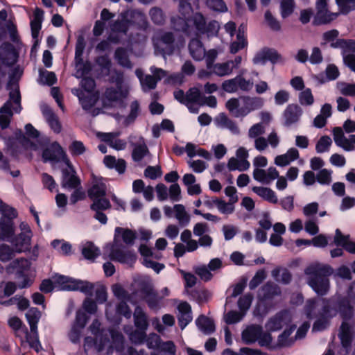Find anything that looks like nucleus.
I'll return each instance as SVG.
<instances>
[{
  "mask_svg": "<svg viewBox=\"0 0 355 355\" xmlns=\"http://www.w3.org/2000/svg\"><path fill=\"white\" fill-rule=\"evenodd\" d=\"M81 252L85 259L94 261L100 255L101 251L93 243L87 242L83 246Z\"/></svg>",
  "mask_w": 355,
  "mask_h": 355,
  "instance_id": "obj_48",
  "label": "nucleus"
},
{
  "mask_svg": "<svg viewBox=\"0 0 355 355\" xmlns=\"http://www.w3.org/2000/svg\"><path fill=\"white\" fill-rule=\"evenodd\" d=\"M216 121L218 126L227 128L233 134H239V128L236 122L230 119L227 116L224 114H220L216 119Z\"/></svg>",
  "mask_w": 355,
  "mask_h": 355,
  "instance_id": "obj_41",
  "label": "nucleus"
},
{
  "mask_svg": "<svg viewBox=\"0 0 355 355\" xmlns=\"http://www.w3.org/2000/svg\"><path fill=\"white\" fill-rule=\"evenodd\" d=\"M235 204L234 202L228 201L226 202L224 200L220 198L218 201L217 207L218 211L225 215L232 214L235 209Z\"/></svg>",
  "mask_w": 355,
  "mask_h": 355,
  "instance_id": "obj_62",
  "label": "nucleus"
},
{
  "mask_svg": "<svg viewBox=\"0 0 355 355\" xmlns=\"http://www.w3.org/2000/svg\"><path fill=\"white\" fill-rule=\"evenodd\" d=\"M128 17L132 23L141 30L146 31L148 27V23L146 15L139 10H132L128 11Z\"/></svg>",
  "mask_w": 355,
  "mask_h": 355,
  "instance_id": "obj_35",
  "label": "nucleus"
},
{
  "mask_svg": "<svg viewBox=\"0 0 355 355\" xmlns=\"http://www.w3.org/2000/svg\"><path fill=\"white\" fill-rule=\"evenodd\" d=\"M103 164L110 169L114 168L119 174L124 173L126 169V162L123 159H116L114 156L112 155H105Z\"/></svg>",
  "mask_w": 355,
  "mask_h": 355,
  "instance_id": "obj_32",
  "label": "nucleus"
},
{
  "mask_svg": "<svg viewBox=\"0 0 355 355\" xmlns=\"http://www.w3.org/2000/svg\"><path fill=\"white\" fill-rule=\"evenodd\" d=\"M44 12L40 8H37L33 12V18L31 21V28L32 37L36 39L42 28Z\"/></svg>",
  "mask_w": 355,
  "mask_h": 355,
  "instance_id": "obj_36",
  "label": "nucleus"
},
{
  "mask_svg": "<svg viewBox=\"0 0 355 355\" xmlns=\"http://www.w3.org/2000/svg\"><path fill=\"white\" fill-rule=\"evenodd\" d=\"M114 58L121 66L128 69L132 68V64L128 58L127 51L124 48L119 47L115 50Z\"/></svg>",
  "mask_w": 355,
  "mask_h": 355,
  "instance_id": "obj_50",
  "label": "nucleus"
},
{
  "mask_svg": "<svg viewBox=\"0 0 355 355\" xmlns=\"http://www.w3.org/2000/svg\"><path fill=\"white\" fill-rule=\"evenodd\" d=\"M303 111L297 104H289L286 106L282 114V124L290 128L297 125L302 115Z\"/></svg>",
  "mask_w": 355,
  "mask_h": 355,
  "instance_id": "obj_18",
  "label": "nucleus"
},
{
  "mask_svg": "<svg viewBox=\"0 0 355 355\" xmlns=\"http://www.w3.org/2000/svg\"><path fill=\"white\" fill-rule=\"evenodd\" d=\"M299 157V150L295 148H291L286 153L276 156L274 163L279 167H285L297 160Z\"/></svg>",
  "mask_w": 355,
  "mask_h": 355,
  "instance_id": "obj_27",
  "label": "nucleus"
},
{
  "mask_svg": "<svg viewBox=\"0 0 355 355\" xmlns=\"http://www.w3.org/2000/svg\"><path fill=\"white\" fill-rule=\"evenodd\" d=\"M299 103L302 106H311L314 103V97L310 88H306L298 96Z\"/></svg>",
  "mask_w": 355,
  "mask_h": 355,
  "instance_id": "obj_61",
  "label": "nucleus"
},
{
  "mask_svg": "<svg viewBox=\"0 0 355 355\" xmlns=\"http://www.w3.org/2000/svg\"><path fill=\"white\" fill-rule=\"evenodd\" d=\"M214 75L223 77L232 74L233 72V65L232 62H224L216 63L211 69Z\"/></svg>",
  "mask_w": 355,
  "mask_h": 355,
  "instance_id": "obj_42",
  "label": "nucleus"
},
{
  "mask_svg": "<svg viewBox=\"0 0 355 355\" xmlns=\"http://www.w3.org/2000/svg\"><path fill=\"white\" fill-rule=\"evenodd\" d=\"M146 330L137 329L134 331H132L130 333H128L126 331L125 332L128 334L129 339L131 340L132 343L136 345H141L143 344L146 340Z\"/></svg>",
  "mask_w": 355,
  "mask_h": 355,
  "instance_id": "obj_63",
  "label": "nucleus"
},
{
  "mask_svg": "<svg viewBox=\"0 0 355 355\" xmlns=\"http://www.w3.org/2000/svg\"><path fill=\"white\" fill-rule=\"evenodd\" d=\"M252 191L266 201L273 204H277L278 202V198L275 192L270 188L254 187L252 188Z\"/></svg>",
  "mask_w": 355,
  "mask_h": 355,
  "instance_id": "obj_37",
  "label": "nucleus"
},
{
  "mask_svg": "<svg viewBox=\"0 0 355 355\" xmlns=\"http://www.w3.org/2000/svg\"><path fill=\"white\" fill-rule=\"evenodd\" d=\"M139 251L144 258L143 264L146 267L152 268L157 273H159L162 269H164V265L163 263L156 262L153 260L159 259L161 258V254L155 253L152 248H150L145 244H141Z\"/></svg>",
  "mask_w": 355,
  "mask_h": 355,
  "instance_id": "obj_15",
  "label": "nucleus"
},
{
  "mask_svg": "<svg viewBox=\"0 0 355 355\" xmlns=\"http://www.w3.org/2000/svg\"><path fill=\"white\" fill-rule=\"evenodd\" d=\"M332 133L337 146L347 152L355 150V135H350L346 137L341 127H335Z\"/></svg>",
  "mask_w": 355,
  "mask_h": 355,
  "instance_id": "obj_19",
  "label": "nucleus"
},
{
  "mask_svg": "<svg viewBox=\"0 0 355 355\" xmlns=\"http://www.w3.org/2000/svg\"><path fill=\"white\" fill-rule=\"evenodd\" d=\"M135 239V231L117 227L114 230L113 242L105 246V251L108 253L111 260L132 266L136 261V255L133 251L123 245L121 242L127 246H131L134 244Z\"/></svg>",
  "mask_w": 355,
  "mask_h": 355,
  "instance_id": "obj_1",
  "label": "nucleus"
},
{
  "mask_svg": "<svg viewBox=\"0 0 355 355\" xmlns=\"http://www.w3.org/2000/svg\"><path fill=\"white\" fill-rule=\"evenodd\" d=\"M296 325H289L284 331L278 336L277 345L279 347H288L293 345L295 339L291 337L292 333L295 330Z\"/></svg>",
  "mask_w": 355,
  "mask_h": 355,
  "instance_id": "obj_43",
  "label": "nucleus"
},
{
  "mask_svg": "<svg viewBox=\"0 0 355 355\" xmlns=\"http://www.w3.org/2000/svg\"><path fill=\"white\" fill-rule=\"evenodd\" d=\"M69 151L72 157H78L86 152V147L81 141L73 140L68 147Z\"/></svg>",
  "mask_w": 355,
  "mask_h": 355,
  "instance_id": "obj_59",
  "label": "nucleus"
},
{
  "mask_svg": "<svg viewBox=\"0 0 355 355\" xmlns=\"http://www.w3.org/2000/svg\"><path fill=\"white\" fill-rule=\"evenodd\" d=\"M157 355H176V347L173 341L163 342L159 346Z\"/></svg>",
  "mask_w": 355,
  "mask_h": 355,
  "instance_id": "obj_64",
  "label": "nucleus"
},
{
  "mask_svg": "<svg viewBox=\"0 0 355 355\" xmlns=\"http://www.w3.org/2000/svg\"><path fill=\"white\" fill-rule=\"evenodd\" d=\"M322 303L321 310L315 315L316 320L313 325V331H321L328 327L331 319L336 316L338 311L331 306V300L325 298H313L306 301L304 310L306 317L309 319L315 316V309L318 305V301Z\"/></svg>",
  "mask_w": 355,
  "mask_h": 355,
  "instance_id": "obj_3",
  "label": "nucleus"
},
{
  "mask_svg": "<svg viewBox=\"0 0 355 355\" xmlns=\"http://www.w3.org/2000/svg\"><path fill=\"white\" fill-rule=\"evenodd\" d=\"M253 86L254 82L252 78L245 79L242 75H237L234 78L223 81L221 87L227 93H235L239 91L248 92Z\"/></svg>",
  "mask_w": 355,
  "mask_h": 355,
  "instance_id": "obj_12",
  "label": "nucleus"
},
{
  "mask_svg": "<svg viewBox=\"0 0 355 355\" xmlns=\"http://www.w3.org/2000/svg\"><path fill=\"white\" fill-rule=\"evenodd\" d=\"M279 176V171L275 167H269L267 170L254 168L253 178L259 182L265 184H270Z\"/></svg>",
  "mask_w": 355,
  "mask_h": 355,
  "instance_id": "obj_24",
  "label": "nucleus"
},
{
  "mask_svg": "<svg viewBox=\"0 0 355 355\" xmlns=\"http://www.w3.org/2000/svg\"><path fill=\"white\" fill-rule=\"evenodd\" d=\"M281 293V289L277 284L268 282L261 288V300L262 301L272 300L276 296L280 295Z\"/></svg>",
  "mask_w": 355,
  "mask_h": 355,
  "instance_id": "obj_29",
  "label": "nucleus"
},
{
  "mask_svg": "<svg viewBox=\"0 0 355 355\" xmlns=\"http://www.w3.org/2000/svg\"><path fill=\"white\" fill-rule=\"evenodd\" d=\"M92 203L90 205V209L92 211H105L111 207V204L105 196L91 198Z\"/></svg>",
  "mask_w": 355,
  "mask_h": 355,
  "instance_id": "obj_52",
  "label": "nucleus"
},
{
  "mask_svg": "<svg viewBox=\"0 0 355 355\" xmlns=\"http://www.w3.org/2000/svg\"><path fill=\"white\" fill-rule=\"evenodd\" d=\"M31 238V235L20 233L17 236L14 234L8 242L13 245L16 252L21 253L30 249Z\"/></svg>",
  "mask_w": 355,
  "mask_h": 355,
  "instance_id": "obj_25",
  "label": "nucleus"
},
{
  "mask_svg": "<svg viewBox=\"0 0 355 355\" xmlns=\"http://www.w3.org/2000/svg\"><path fill=\"white\" fill-rule=\"evenodd\" d=\"M292 316L288 310H282L270 318L266 324V327L271 331H279L284 326L291 325Z\"/></svg>",
  "mask_w": 355,
  "mask_h": 355,
  "instance_id": "obj_17",
  "label": "nucleus"
},
{
  "mask_svg": "<svg viewBox=\"0 0 355 355\" xmlns=\"http://www.w3.org/2000/svg\"><path fill=\"white\" fill-rule=\"evenodd\" d=\"M261 228L255 230V240L258 243H264L267 241L266 231L272 227V222L268 218H263L259 221Z\"/></svg>",
  "mask_w": 355,
  "mask_h": 355,
  "instance_id": "obj_33",
  "label": "nucleus"
},
{
  "mask_svg": "<svg viewBox=\"0 0 355 355\" xmlns=\"http://www.w3.org/2000/svg\"><path fill=\"white\" fill-rule=\"evenodd\" d=\"M134 324L137 329L147 330L148 327V321L146 313L141 307L137 306L134 312Z\"/></svg>",
  "mask_w": 355,
  "mask_h": 355,
  "instance_id": "obj_38",
  "label": "nucleus"
},
{
  "mask_svg": "<svg viewBox=\"0 0 355 355\" xmlns=\"http://www.w3.org/2000/svg\"><path fill=\"white\" fill-rule=\"evenodd\" d=\"M247 44V40L245 37H243V33L241 31L237 33L236 41L232 42L230 44V52L234 54L245 48Z\"/></svg>",
  "mask_w": 355,
  "mask_h": 355,
  "instance_id": "obj_58",
  "label": "nucleus"
},
{
  "mask_svg": "<svg viewBox=\"0 0 355 355\" xmlns=\"http://www.w3.org/2000/svg\"><path fill=\"white\" fill-rule=\"evenodd\" d=\"M66 166L67 167L62 170V187L69 189H76L80 186V180L70 161Z\"/></svg>",
  "mask_w": 355,
  "mask_h": 355,
  "instance_id": "obj_22",
  "label": "nucleus"
},
{
  "mask_svg": "<svg viewBox=\"0 0 355 355\" xmlns=\"http://www.w3.org/2000/svg\"><path fill=\"white\" fill-rule=\"evenodd\" d=\"M140 113L141 106L139 102L137 100L132 101L129 105L128 114L124 118V125L128 126L135 123Z\"/></svg>",
  "mask_w": 355,
  "mask_h": 355,
  "instance_id": "obj_40",
  "label": "nucleus"
},
{
  "mask_svg": "<svg viewBox=\"0 0 355 355\" xmlns=\"http://www.w3.org/2000/svg\"><path fill=\"white\" fill-rule=\"evenodd\" d=\"M272 277L279 282L288 284L292 279V275L286 268H276L272 271Z\"/></svg>",
  "mask_w": 355,
  "mask_h": 355,
  "instance_id": "obj_49",
  "label": "nucleus"
},
{
  "mask_svg": "<svg viewBox=\"0 0 355 355\" xmlns=\"http://www.w3.org/2000/svg\"><path fill=\"white\" fill-rule=\"evenodd\" d=\"M137 76L139 78L142 90L144 92H148L149 91L154 89L157 87V80L152 75H146L144 77L139 76L137 72Z\"/></svg>",
  "mask_w": 355,
  "mask_h": 355,
  "instance_id": "obj_53",
  "label": "nucleus"
},
{
  "mask_svg": "<svg viewBox=\"0 0 355 355\" xmlns=\"http://www.w3.org/2000/svg\"><path fill=\"white\" fill-rule=\"evenodd\" d=\"M171 21L175 29L187 35H191L193 31L196 35L213 37L217 35L220 28L219 24L215 20L207 24L205 17L200 12H196L187 19L173 17Z\"/></svg>",
  "mask_w": 355,
  "mask_h": 355,
  "instance_id": "obj_2",
  "label": "nucleus"
},
{
  "mask_svg": "<svg viewBox=\"0 0 355 355\" xmlns=\"http://www.w3.org/2000/svg\"><path fill=\"white\" fill-rule=\"evenodd\" d=\"M332 144V140L327 135L322 136L315 144V150L318 153L329 152Z\"/></svg>",
  "mask_w": 355,
  "mask_h": 355,
  "instance_id": "obj_57",
  "label": "nucleus"
},
{
  "mask_svg": "<svg viewBox=\"0 0 355 355\" xmlns=\"http://www.w3.org/2000/svg\"><path fill=\"white\" fill-rule=\"evenodd\" d=\"M42 113L51 128L56 133L61 131L62 127L58 116L53 110L46 107L43 109Z\"/></svg>",
  "mask_w": 355,
  "mask_h": 355,
  "instance_id": "obj_39",
  "label": "nucleus"
},
{
  "mask_svg": "<svg viewBox=\"0 0 355 355\" xmlns=\"http://www.w3.org/2000/svg\"><path fill=\"white\" fill-rule=\"evenodd\" d=\"M18 54L14 46L9 42H3L0 46V60L6 66L13 65L17 60Z\"/></svg>",
  "mask_w": 355,
  "mask_h": 355,
  "instance_id": "obj_23",
  "label": "nucleus"
},
{
  "mask_svg": "<svg viewBox=\"0 0 355 355\" xmlns=\"http://www.w3.org/2000/svg\"><path fill=\"white\" fill-rule=\"evenodd\" d=\"M308 277V284L320 296L325 295L329 290V277L333 273V268L320 263H313L304 270Z\"/></svg>",
  "mask_w": 355,
  "mask_h": 355,
  "instance_id": "obj_4",
  "label": "nucleus"
},
{
  "mask_svg": "<svg viewBox=\"0 0 355 355\" xmlns=\"http://www.w3.org/2000/svg\"><path fill=\"white\" fill-rule=\"evenodd\" d=\"M26 318L31 332H36L37 324L41 318V312L37 308H31L26 313Z\"/></svg>",
  "mask_w": 355,
  "mask_h": 355,
  "instance_id": "obj_46",
  "label": "nucleus"
},
{
  "mask_svg": "<svg viewBox=\"0 0 355 355\" xmlns=\"http://www.w3.org/2000/svg\"><path fill=\"white\" fill-rule=\"evenodd\" d=\"M26 341L28 343L29 346L33 349L36 352H39L42 349V345L39 340L38 338V332L36 330V332H31L28 334L27 329L26 328Z\"/></svg>",
  "mask_w": 355,
  "mask_h": 355,
  "instance_id": "obj_56",
  "label": "nucleus"
},
{
  "mask_svg": "<svg viewBox=\"0 0 355 355\" xmlns=\"http://www.w3.org/2000/svg\"><path fill=\"white\" fill-rule=\"evenodd\" d=\"M51 246L62 254L69 255L71 254V245L64 240L55 239L52 241Z\"/></svg>",
  "mask_w": 355,
  "mask_h": 355,
  "instance_id": "obj_55",
  "label": "nucleus"
},
{
  "mask_svg": "<svg viewBox=\"0 0 355 355\" xmlns=\"http://www.w3.org/2000/svg\"><path fill=\"white\" fill-rule=\"evenodd\" d=\"M92 69V63L88 60L76 64L75 65V76L78 78H83L89 74L91 72Z\"/></svg>",
  "mask_w": 355,
  "mask_h": 355,
  "instance_id": "obj_60",
  "label": "nucleus"
},
{
  "mask_svg": "<svg viewBox=\"0 0 355 355\" xmlns=\"http://www.w3.org/2000/svg\"><path fill=\"white\" fill-rule=\"evenodd\" d=\"M128 142L132 148L131 156L135 162L140 163L142 159L150 155L144 138L141 135H130Z\"/></svg>",
  "mask_w": 355,
  "mask_h": 355,
  "instance_id": "obj_13",
  "label": "nucleus"
},
{
  "mask_svg": "<svg viewBox=\"0 0 355 355\" xmlns=\"http://www.w3.org/2000/svg\"><path fill=\"white\" fill-rule=\"evenodd\" d=\"M155 53L162 55L163 57L171 55L175 51L179 50L184 44L182 37L175 40V35L171 32L159 31L152 38Z\"/></svg>",
  "mask_w": 355,
  "mask_h": 355,
  "instance_id": "obj_7",
  "label": "nucleus"
},
{
  "mask_svg": "<svg viewBox=\"0 0 355 355\" xmlns=\"http://www.w3.org/2000/svg\"><path fill=\"white\" fill-rule=\"evenodd\" d=\"M107 187L102 180H96L88 190V196L91 198H100L106 196Z\"/></svg>",
  "mask_w": 355,
  "mask_h": 355,
  "instance_id": "obj_45",
  "label": "nucleus"
},
{
  "mask_svg": "<svg viewBox=\"0 0 355 355\" xmlns=\"http://www.w3.org/2000/svg\"><path fill=\"white\" fill-rule=\"evenodd\" d=\"M261 327L252 324L247 327L241 333L243 342L246 345H251L257 341L261 334Z\"/></svg>",
  "mask_w": 355,
  "mask_h": 355,
  "instance_id": "obj_28",
  "label": "nucleus"
},
{
  "mask_svg": "<svg viewBox=\"0 0 355 355\" xmlns=\"http://www.w3.org/2000/svg\"><path fill=\"white\" fill-rule=\"evenodd\" d=\"M196 324L198 328L205 334L209 335L215 331L214 320L204 315H200L196 320Z\"/></svg>",
  "mask_w": 355,
  "mask_h": 355,
  "instance_id": "obj_34",
  "label": "nucleus"
},
{
  "mask_svg": "<svg viewBox=\"0 0 355 355\" xmlns=\"http://www.w3.org/2000/svg\"><path fill=\"white\" fill-rule=\"evenodd\" d=\"M15 234L13 221L10 218L0 219V239L9 241ZM4 272V268L0 264V273Z\"/></svg>",
  "mask_w": 355,
  "mask_h": 355,
  "instance_id": "obj_26",
  "label": "nucleus"
},
{
  "mask_svg": "<svg viewBox=\"0 0 355 355\" xmlns=\"http://www.w3.org/2000/svg\"><path fill=\"white\" fill-rule=\"evenodd\" d=\"M120 19H116L110 24V33L107 37V40L114 44L120 42L122 35H126L130 26V21L127 19L128 17V11L122 12L120 14Z\"/></svg>",
  "mask_w": 355,
  "mask_h": 355,
  "instance_id": "obj_10",
  "label": "nucleus"
},
{
  "mask_svg": "<svg viewBox=\"0 0 355 355\" xmlns=\"http://www.w3.org/2000/svg\"><path fill=\"white\" fill-rule=\"evenodd\" d=\"M182 274L183 275L184 280L185 293L191 297V299H193L199 303L200 302L198 299L200 292L196 290L191 291H189V288L193 287L196 284L197 279L196 276L191 272L184 271H182Z\"/></svg>",
  "mask_w": 355,
  "mask_h": 355,
  "instance_id": "obj_30",
  "label": "nucleus"
},
{
  "mask_svg": "<svg viewBox=\"0 0 355 355\" xmlns=\"http://www.w3.org/2000/svg\"><path fill=\"white\" fill-rule=\"evenodd\" d=\"M31 265V261L25 258L15 259L9 264V268L15 270L17 277L21 279L18 284L19 288H28L33 284L35 270L32 269Z\"/></svg>",
  "mask_w": 355,
  "mask_h": 355,
  "instance_id": "obj_9",
  "label": "nucleus"
},
{
  "mask_svg": "<svg viewBox=\"0 0 355 355\" xmlns=\"http://www.w3.org/2000/svg\"><path fill=\"white\" fill-rule=\"evenodd\" d=\"M175 218L181 227H186L190 222V216L186 211L185 207L181 204L174 205Z\"/></svg>",
  "mask_w": 355,
  "mask_h": 355,
  "instance_id": "obj_47",
  "label": "nucleus"
},
{
  "mask_svg": "<svg viewBox=\"0 0 355 355\" xmlns=\"http://www.w3.org/2000/svg\"><path fill=\"white\" fill-rule=\"evenodd\" d=\"M42 158L44 162L58 163L62 161L65 164H69V159L66 153L57 141L51 143L43 150Z\"/></svg>",
  "mask_w": 355,
  "mask_h": 355,
  "instance_id": "obj_14",
  "label": "nucleus"
},
{
  "mask_svg": "<svg viewBox=\"0 0 355 355\" xmlns=\"http://www.w3.org/2000/svg\"><path fill=\"white\" fill-rule=\"evenodd\" d=\"M145 301L150 309L158 311L164 305L163 297L151 286H146L141 289Z\"/></svg>",
  "mask_w": 355,
  "mask_h": 355,
  "instance_id": "obj_20",
  "label": "nucleus"
},
{
  "mask_svg": "<svg viewBox=\"0 0 355 355\" xmlns=\"http://www.w3.org/2000/svg\"><path fill=\"white\" fill-rule=\"evenodd\" d=\"M58 282L62 286V290L79 291L89 296L93 295L94 286L90 282L62 275L58 278Z\"/></svg>",
  "mask_w": 355,
  "mask_h": 355,
  "instance_id": "obj_11",
  "label": "nucleus"
},
{
  "mask_svg": "<svg viewBox=\"0 0 355 355\" xmlns=\"http://www.w3.org/2000/svg\"><path fill=\"white\" fill-rule=\"evenodd\" d=\"M73 93L78 97L82 107L85 110H89L96 103V99L94 94H86L83 91Z\"/></svg>",
  "mask_w": 355,
  "mask_h": 355,
  "instance_id": "obj_44",
  "label": "nucleus"
},
{
  "mask_svg": "<svg viewBox=\"0 0 355 355\" xmlns=\"http://www.w3.org/2000/svg\"><path fill=\"white\" fill-rule=\"evenodd\" d=\"M316 10L313 20V23L316 25L329 24L336 19L339 15L338 12H332L329 10L327 0H317Z\"/></svg>",
  "mask_w": 355,
  "mask_h": 355,
  "instance_id": "obj_16",
  "label": "nucleus"
},
{
  "mask_svg": "<svg viewBox=\"0 0 355 355\" xmlns=\"http://www.w3.org/2000/svg\"><path fill=\"white\" fill-rule=\"evenodd\" d=\"M250 162L247 159H240L231 157L227 163V168L230 171H245L250 168Z\"/></svg>",
  "mask_w": 355,
  "mask_h": 355,
  "instance_id": "obj_51",
  "label": "nucleus"
},
{
  "mask_svg": "<svg viewBox=\"0 0 355 355\" xmlns=\"http://www.w3.org/2000/svg\"><path fill=\"white\" fill-rule=\"evenodd\" d=\"M241 99L242 105H241L239 100L236 98H232L226 103L227 109L235 117H243L250 112L260 108L263 104L261 99L259 98L244 96Z\"/></svg>",
  "mask_w": 355,
  "mask_h": 355,
  "instance_id": "obj_8",
  "label": "nucleus"
},
{
  "mask_svg": "<svg viewBox=\"0 0 355 355\" xmlns=\"http://www.w3.org/2000/svg\"><path fill=\"white\" fill-rule=\"evenodd\" d=\"M110 334L115 350L121 353L125 349V340L123 334L117 331H112Z\"/></svg>",
  "mask_w": 355,
  "mask_h": 355,
  "instance_id": "obj_54",
  "label": "nucleus"
},
{
  "mask_svg": "<svg viewBox=\"0 0 355 355\" xmlns=\"http://www.w3.org/2000/svg\"><path fill=\"white\" fill-rule=\"evenodd\" d=\"M119 132H98V138L116 150H122L126 148L127 142L125 139H119Z\"/></svg>",
  "mask_w": 355,
  "mask_h": 355,
  "instance_id": "obj_21",
  "label": "nucleus"
},
{
  "mask_svg": "<svg viewBox=\"0 0 355 355\" xmlns=\"http://www.w3.org/2000/svg\"><path fill=\"white\" fill-rule=\"evenodd\" d=\"M338 305L340 316L343 320L340 327L338 337L344 351L343 355H347L351 349L354 328V322L352 320L353 308L347 297L340 299Z\"/></svg>",
  "mask_w": 355,
  "mask_h": 355,
  "instance_id": "obj_5",
  "label": "nucleus"
},
{
  "mask_svg": "<svg viewBox=\"0 0 355 355\" xmlns=\"http://www.w3.org/2000/svg\"><path fill=\"white\" fill-rule=\"evenodd\" d=\"M9 92V99L0 108V127L7 128L14 113H19L22 109L21 105V94L19 85L11 79L7 85Z\"/></svg>",
  "mask_w": 355,
  "mask_h": 355,
  "instance_id": "obj_6",
  "label": "nucleus"
},
{
  "mask_svg": "<svg viewBox=\"0 0 355 355\" xmlns=\"http://www.w3.org/2000/svg\"><path fill=\"white\" fill-rule=\"evenodd\" d=\"M191 56L197 61L202 60L205 55V49L202 42L196 38L191 39L189 43Z\"/></svg>",
  "mask_w": 355,
  "mask_h": 355,
  "instance_id": "obj_31",
  "label": "nucleus"
}]
</instances>
